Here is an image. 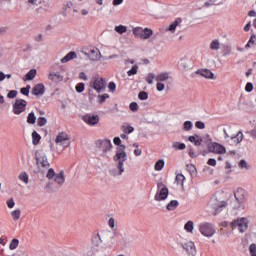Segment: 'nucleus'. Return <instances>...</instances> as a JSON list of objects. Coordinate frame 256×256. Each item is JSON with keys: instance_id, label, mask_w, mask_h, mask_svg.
<instances>
[{"instance_id": "69168bd1", "label": "nucleus", "mask_w": 256, "mask_h": 256, "mask_svg": "<svg viewBox=\"0 0 256 256\" xmlns=\"http://www.w3.org/2000/svg\"><path fill=\"white\" fill-rule=\"evenodd\" d=\"M108 89H109V91H111L113 93V91H115V89H117V85L115 84V82H110L108 84Z\"/></svg>"}, {"instance_id": "5701e85b", "label": "nucleus", "mask_w": 256, "mask_h": 256, "mask_svg": "<svg viewBox=\"0 0 256 256\" xmlns=\"http://www.w3.org/2000/svg\"><path fill=\"white\" fill-rule=\"evenodd\" d=\"M151 35H153V30L149 29V28H144L142 29V35L140 37V39H151Z\"/></svg>"}, {"instance_id": "8fccbe9b", "label": "nucleus", "mask_w": 256, "mask_h": 256, "mask_svg": "<svg viewBox=\"0 0 256 256\" xmlns=\"http://www.w3.org/2000/svg\"><path fill=\"white\" fill-rule=\"evenodd\" d=\"M77 93H83L85 91V83L80 82L75 87Z\"/></svg>"}, {"instance_id": "c9c22d12", "label": "nucleus", "mask_w": 256, "mask_h": 256, "mask_svg": "<svg viewBox=\"0 0 256 256\" xmlns=\"http://www.w3.org/2000/svg\"><path fill=\"white\" fill-rule=\"evenodd\" d=\"M175 181L177 185H181V187H183L185 183V176L183 174H178L176 175Z\"/></svg>"}, {"instance_id": "f704fd0d", "label": "nucleus", "mask_w": 256, "mask_h": 256, "mask_svg": "<svg viewBox=\"0 0 256 256\" xmlns=\"http://www.w3.org/2000/svg\"><path fill=\"white\" fill-rule=\"evenodd\" d=\"M17 247H19V239L14 238L11 240L9 244V250L14 251V249H16Z\"/></svg>"}, {"instance_id": "4be33fe9", "label": "nucleus", "mask_w": 256, "mask_h": 256, "mask_svg": "<svg viewBox=\"0 0 256 256\" xmlns=\"http://www.w3.org/2000/svg\"><path fill=\"white\" fill-rule=\"evenodd\" d=\"M179 65L183 71H189V69L192 67L191 60L188 59H181Z\"/></svg>"}, {"instance_id": "338daca9", "label": "nucleus", "mask_w": 256, "mask_h": 256, "mask_svg": "<svg viewBox=\"0 0 256 256\" xmlns=\"http://www.w3.org/2000/svg\"><path fill=\"white\" fill-rule=\"evenodd\" d=\"M207 165H210V167H215V165H217V160H215V158H210Z\"/></svg>"}, {"instance_id": "ddd939ff", "label": "nucleus", "mask_w": 256, "mask_h": 256, "mask_svg": "<svg viewBox=\"0 0 256 256\" xmlns=\"http://www.w3.org/2000/svg\"><path fill=\"white\" fill-rule=\"evenodd\" d=\"M234 197L239 205H241L247 199V191L243 188H238L234 193Z\"/></svg>"}, {"instance_id": "3c124183", "label": "nucleus", "mask_w": 256, "mask_h": 256, "mask_svg": "<svg viewBox=\"0 0 256 256\" xmlns=\"http://www.w3.org/2000/svg\"><path fill=\"white\" fill-rule=\"evenodd\" d=\"M30 90H31V85H27L26 87H23L20 89V93H22V95H25L26 97H29Z\"/></svg>"}, {"instance_id": "f257e3e1", "label": "nucleus", "mask_w": 256, "mask_h": 256, "mask_svg": "<svg viewBox=\"0 0 256 256\" xmlns=\"http://www.w3.org/2000/svg\"><path fill=\"white\" fill-rule=\"evenodd\" d=\"M208 205L211 209H213L214 215H217L221 213L225 209V207H227V202L223 200V193L217 192L210 199Z\"/></svg>"}, {"instance_id": "cd10ccee", "label": "nucleus", "mask_w": 256, "mask_h": 256, "mask_svg": "<svg viewBox=\"0 0 256 256\" xmlns=\"http://www.w3.org/2000/svg\"><path fill=\"white\" fill-rule=\"evenodd\" d=\"M179 23H181V18L176 19L172 24H170L166 31H171V33H175V29H177Z\"/></svg>"}, {"instance_id": "b1692460", "label": "nucleus", "mask_w": 256, "mask_h": 256, "mask_svg": "<svg viewBox=\"0 0 256 256\" xmlns=\"http://www.w3.org/2000/svg\"><path fill=\"white\" fill-rule=\"evenodd\" d=\"M177 207H179V201L172 200L167 204L166 209L167 211H175Z\"/></svg>"}, {"instance_id": "2f4dec72", "label": "nucleus", "mask_w": 256, "mask_h": 256, "mask_svg": "<svg viewBox=\"0 0 256 256\" xmlns=\"http://www.w3.org/2000/svg\"><path fill=\"white\" fill-rule=\"evenodd\" d=\"M39 141H41V135L37 133V131L32 132V143L33 145H39Z\"/></svg>"}, {"instance_id": "72a5a7b5", "label": "nucleus", "mask_w": 256, "mask_h": 256, "mask_svg": "<svg viewBox=\"0 0 256 256\" xmlns=\"http://www.w3.org/2000/svg\"><path fill=\"white\" fill-rule=\"evenodd\" d=\"M132 33L135 37H137L138 39H141V35L143 34V28L142 27L133 28Z\"/></svg>"}, {"instance_id": "7ed1b4c3", "label": "nucleus", "mask_w": 256, "mask_h": 256, "mask_svg": "<svg viewBox=\"0 0 256 256\" xmlns=\"http://www.w3.org/2000/svg\"><path fill=\"white\" fill-rule=\"evenodd\" d=\"M35 160L38 167H42L43 169H49L51 167L47 154L43 150H37L35 152Z\"/></svg>"}, {"instance_id": "0eeeda50", "label": "nucleus", "mask_w": 256, "mask_h": 256, "mask_svg": "<svg viewBox=\"0 0 256 256\" xmlns=\"http://www.w3.org/2000/svg\"><path fill=\"white\" fill-rule=\"evenodd\" d=\"M230 227L232 229H236V227H238L240 233H245L249 227V224H247V218H238L230 223Z\"/></svg>"}, {"instance_id": "e2e57ef3", "label": "nucleus", "mask_w": 256, "mask_h": 256, "mask_svg": "<svg viewBox=\"0 0 256 256\" xmlns=\"http://www.w3.org/2000/svg\"><path fill=\"white\" fill-rule=\"evenodd\" d=\"M6 203L8 209H13L15 207V200H13V198H10Z\"/></svg>"}, {"instance_id": "aec40b11", "label": "nucleus", "mask_w": 256, "mask_h": 256, "mask_svg": "<svg viewBox=\"0 0 256 256\" xmlns=\"http://www.w3.org/2000/svg\"><path fill=\"white\" fill-rule=\"evenodd\" d=\"M54 181L57 183V185L62 187V185L65 183V175L63 174V171H60L54 176Z\"/></svg>"}, {"instance_id": "4468645a", "label": "nucleus", "mask_w": 256, "mask_h": 256, "mask_svg": "<svg viewBox=\"0 0 256 256\" xmlns=\"http://www.w3.org/2000/svg\"><path fill=\"white\" fill-rule=\"evenodd\" d=\"M183 249L189 255L196 256L197 255V248H195V243L192 241L186 242L182 244Z\"/></svg>"}, {"instance_id": "4c0bfd02", "label": "nucleus", "mask_w": 256, "mask_h": 256, "mask_svg": "<svg viewBox=\"0 0 256 256\" xmlns=\"http://www.w3.org/2000/svg\"><path fill=\"white\" fill-rule=\"evenodd\" d=\"M11 217L13 221H19L21 217V210L17 209L11 212Z\"/></svg>"}, {"instance_id": "f3484780", "label": "nucleus", "mask_w": 256, "mask_h": 256, "mask_svg": "<svg viewBox=\"0 0 256 256\" xmlns=\"http://www.w3.org/2000/svg\"><path fill=\"white\" fill-rule=\"evenodd\" d=\"M85 55L90 59V61H99L101 59V52L98 49H92L90 52H85Z\"/></svg>"}, {"instance_id": "c756f323", "label": "nucleus", "mask_w": 256, "mask_h": 256, "mask_svg": "<svg viewBox=\"0 0 256 256\" xmlns=\"http://www.w3.org/2000/svg\"><path fill=\"white\" fill-rule=\"evenodd\" d=\"M27 123H29V125H35V123H37V117H35V112H30L28 114Z\"/></svg>"}, {"instance_id": "f8f14e48", "label": "nucleus", "mask_w": 256, "mask_h": 256, "mask_svg": "<svg viewBox=\"0 0 256 256\" xmlns=\"http://www.w3.org/2000/svg\"><path fill=\"white\" fill-rule=\"evenodd\" d=\"M223 133H224V139H231V141H234V143L236 145H239V143H241L243 141V132L242 131H239L235 135L229 136V134L227 133V130L224 129Z\"/></svg>"}, {"instance_id": "a19ab883", "label": "nucleus", "mask_w": 256, "mask_h": 256, "mask_svg": "<svg viewBox=\"0 0 256 256\" xmlns=\"http://www.w3.org/2000/svg\"><path fill=\"white\" fill-rule=\"evenodd\" d=\"M184 229L185 231H187V233H193V221H188L185 225H184Z\"/></svg>"}, {"instance_id": "ea45409f", "label": "nucleus", "mask_w": 256, "mask_h": 256, "mask_svg": "<svg viewBox=\"0 0 256 256\" xmlns=\"http://www.w3.org/2000/svg\"><path fill=\"white\" fill-rule=\"evenodd\" d=\"M18 179H20V181H23V183H29V175H27V172H21L18 176Z\"/></svg>"}, {"instance_id": "c03bdc74", "label": "nucleus", "mask_w": 256, "mask_h": 256, "mask_svg": "<svg viewBox=\"0 0 256 256\" xmlns=\"http://www.w3.org/2000/svg\"><path fill=\"white\" fill-rule=\"evenodd\" d=\"M56 175H57V173H55V170L53 168H50L47 171L46 177L49 179V181H51V179H55Z\"/></svg>"}, {"instance_id": "603ef678", "label": "nucleus", "mask_w": 256, "mask_h": 256, "mask_svg": "<svg viewBox=\"0 0 256 256\" xmlns=\"http://www.w3.org/2000/svg\"><path fill=\"white\" fill-rule=\"evenodd\" d=\"M37 125H38V127H45V125H47V118L39 117Z\"/></svg>"}, {"instance_id": "423d86ee", "label": "nucleus", "mask_w": 256, "mask_h": 256, "mask_svg": "<svg viewBox=\"0 0 256 256\" xmlns=\"http://www.w3.org/2000/svg\"><path fill=\"white\" fill-rule=\"evenodd\" d=\"M14 115H21L27 110V101L23 99H16L12 105Z\"/></svg>"}, {"instance_id": "6e6d98bb", "label": "nucleus", "mask_w": 256, "mask_h": 256, "mask_svg": "<svg viewBox=\"0 0 256 256\" xmlns=\"http://www.w3.org/2000/svg\"><path fill=\"white\" fill-rule=\"evenodd\" d=\"M253 39H256L255 34H252V35H251V37H250L248 43H247L246 46H245L246 49L251 48V45H253V43H255V40H253Z\"/></svg>"}, {"instance_id": "6ab92c4d", "label": "nucleus", "mask_w": 256, "mask_h": 256, "mask_svg": "<svg viewBox=\"0 0 256 256\" xmlns=\"http://www.w3.org/2000/svg\"><path fill=\"white\" fill-rule=\"evenodd\" d=\"M48 79L52 81V83H61V81H63V75H61V72H51L48 75Z\"/></svg>"}, {"instance_id": "c85d7f7f", "label": "nucleus", "mask_w": 256, "mask_h": 256, "mask_svg": "<svg viewBox=\"0 0 256 256\" xmlns=\"http://www.w3.org/2000/svg\"><path fill=\"white\" fill-rule=\"evenodd\" d=\"M210 49L212 51H219V49H221V43L219 42V40H212V42L210 43Z\"/></svg>"}, {"instance_id": "2eb2a0df", "label": "nucleus", "mask_w": 256, "mask_h": 256, "mask_svg": "<svg viewBox=\"0 0 256 256\" xmlns=\"http://www.w3.org/2000/svg\"><path fill=\"white\" fill-rule=\"evenodd\" d=\"M83 121L84 123H87V125H97V123H99V116L88 114L83 116Z\"/></svg>"}, {"instance_id": "39448f33", "label": "nucleus", "mask_w": 256, "mask_h": 256, "mask_svg": "<svg viewBox=\"0 0 256 256\" xmlns=\"http://www.w3.org/2000/svg\"><path fill=\"white\" fill-rule=\"evenodd\" d=\"M199 231L204 237H213L217 231L215 230V226H213L209 222H203L199 225Z\"/></svg>"}, {"instance_id": "79ce46f5", "label": "nucleus", "mask_w": 256, "mask_h": 256, "mask_svg": "<svg viewBox=\"0 0 256 256\" xmlns=\"http://www.w3.org/2000/svg\"><path fill=\"white\" fill-rule=\"evenodd\" d=\"M71 7H73V2H67L64 5V11L62 13L63 17H67V11H71Z\"/></svg>"}, {"instance_id": "e433bc0d", "label": "nucleus", "mask_w": 256, "mask_h": 256, "mask_svg": "<svg viewBox=\"0 0 256 256\" xmlns=\"http://www.w3.org/2000/svg\"><path fill=\"white\" fill-rule=\"evenodd\" d=\"M114 31L119 35H123V33H127V27L123 25L115 26Z\"/></svg>"}, {"instance_id": "4d7b16f0", "label": "nucleus", "mask_w": 256, "mask_h": 256, "mask_svg": "<svg viewBox=\"0 0 256 256\" xmlns=\"http://www.w3.org/2000/svg\"><path fill=\"white\" fill-rule=\"evenodd\" d=\"M249 252H250L251 256H256V244L255 243H252L249 246Z\"/></svg>"}, {"instance_id": "6e6552de", "label": "nucleus", "mask_w": 256, "mask_h": 256, "mask_svg": "<svg viewBox=\"0 0 256 256\" xmlns=\"http://www.w3.org/2000/svg\"><path fill=\"white\" fill-rule=\"evenodd\" d=\"M208 151L209 153H215L216 155H225V153H227V149L217 142L208 144Z\"/></svg>"}, {"instance_id": "a18cd8bd", "label": "nucleus", "mask_w": 256, "mask_h": 256, "mask_svg": "<svg viewBox=\"0 0 256 256\" xmlns=\"http://www.w3.org/2000/svg\"><path fill=\"white\" fill-rule=\"evenodd\" d=\"M183 129L184 131H191V129H193V122L191 121H185L183 124Z\"/></svg>"}, {"instance_id": "0e129e2a", "label": "nucleus", "mask_w": 256, "mask_h": 256, "mask_svg": "<svg viewBox=\"0 0 256 256\" xmlns=\"http://www.w3.org/2000/svg\"><path fill=\"white\" fill-rule=\"evenodd\" d=\"M133 131H135V128H133L132 126H127L123 128V132L127 134L133 133Z\"/></svg>"}, {"instance_id": "412c9836", "label": "nucleus", "mask_w": 256, "mask_h": 256, "mask_svg": "<svg viewBox=\"0 0 256 256\" xmlns=\"http://www.w3.org/2000/svg\"><path fill=\"white\" fill-rule=\"evenodd\" d=\"M73 59H77V53L75 51H71L66 56H64L61 59V63H69V61H73Z\"/></svg>"}, {"instance_id": "20e7f679", "label": "nucleus", "mask_w": 256, "mask_h": 256, "mask_svg": "<svg viewBox=\"0 0 256 256\" xmlns=\"http://www.w3.org/2000/svg\"><path fill=\"white\" fill-rule=\"evenodd\" d=\"M169 197V188L163 183V182H158L157 183V192L154 196V199L156 201H165Z\"/></svg>"}, {"instance_id": "f03ea898", "label": "nucleus", "mask_w": 256, "mask_h": 256, "mask_svg": "<svg viewBox=\"0 0 256 256\" xmlns=\"http://www.w3.org/2000/svg\"><path fill=\"white\" fill-rule=\"evenodd\" d=\"M116 164V168H112L109 170V173L112 177H121L123 173H125V154H118L113 157Z\"/></svg>"}, {"instance_id": "473e14b6", "label": "nucleus", "mask_w": 256, "mask_h": 256, "mask_svg": "<svg viewBox=\"0 0 256 256\" xmlns=\"http://www.w3.org/2000/svg\"><path fill=\"white\" fill-rule=\"evenodd\" d=\"M163 167H165V160L163 159L158 160L154 165L155 171H162Z\"/></svg>"}, {"instance_id": "864d4df0", "label": "nucleus", "mask_w": 256, "mask_h": 256, "mask_svg": "<svg viewBox=\"0 0 256 256\" xmlns=\"http://www.w3.org/2000/svg\"><path fill=\"white\" fill-rule=\"evenodd\" d=\"M155 74L154 73H149L146 77V81L149 85H153V79H155Z\"/></svg>"}, {"instance_id": "13d9d810", "label": "nucleus", "mask_w": 256, "mask_h": 256, "mask_svg": "<svg viewBox=\"0 0 256 256\" xmlns=\"http://www.w3.org/2000/svg\"><path fill=\"white\" fill-rule=\"evenodd\" d=\"M17 90H11L8 92L7 97L8 99H15L17 97Z\"/></svg>"}, {"instance_id": "393cba45", "label": "nucleus", "mask_w": 256, "mask_h": 256, "mask_svg": "<svg viewBox=\"0 0 256 256\" xmlns=\"http://www.w3.org/2000/svg\"><path fill=\"white\" fill-rule=\"evenodd\" d=\"M92 245L94 246V247H99V244L100 243H103V241L101 240V235H99V233H97V234H94L93 236H92Z\"/></svg>"}, {"instance_id": "a211bd4d", "label": "nucleus", "mask_w": 256, "mask_h": 256, "mask_svg": "<svg viewBox=\"0 0 256 256\" xmlns=\"http://www.w3.org/2000/svg\"><path fill=\"white\" fill-rule=\"evenodd\" d=\"M196 75H201V77H205V79H215V74L209 69H198Z\"/></svg>"}, {"instance_id": "774afa93", "label": "nucleus", "mask_w": 256, "mask_h": 256, "mask_svg": "<svg viewBox=\"0 0 256 256\" xmlns=\"http://www.w3.org/2000/svg\"><path fill=\"white\" fill-rule=\"evenodd\" d=\"M156 89H157V91H163L165 89V84L158 82L156 84Z\"/></svg>"}, {"instance_id": "7c9ffc66", "label": "nucleus", "mask_w": 256, "mask_h": 256, "mask_svg": "<svg viewBox=\"0 0 256 256\" xmlns=\"http://www.w3.org/2000/svg\"><path fill=\"white\" fill-rule=\"evenodd\" d=\"M37 76V70L31 69L26 75V81H33L34 77Z\"/></svg>"}, {"instance_id": "37998d69", "label": "nucleus", "mask_w": 256, "mask_h": 256, "mask_svg": "<svg viewBox=\"0 0 256 256\" xmlns=\"http://www.w3.org/2000/svg\"><path fill=\"white\" fill-rule=\"evenodd\" d=\"M138 99H140V101H147V99H149V93L146 91H140L138 94Z\"/></svg>"}, {"instance_id": "09e8293b", "label": "nucleus", "mask_w": 256, "mask_h": 256, "mask_svg": "<svg viewBox=\"0 0 256 256\" xmlns=\"http://www.w3.org/2000/svg\"><path fill=\"white\" fill-rule=\"evenodd\" d=\"M98 99V103H100V105H103V103H105V101L109 99V94L98 95Z\"/></svg>"}, {"instance_id": "a878e982", "label": "nucleus", "mask_w": 256, "mask_h": 256, "mask_svg": "<svg viewBox=\"0 0 256 256\" xmlns=\"http://www.w3.org/2000/svg\"><path fill=\"white\" fill-rule=\"evenodd\" d=\"M125 149H127V147L123 144L118 145L117 147V151L116 154L114 155V157H117V155L122 154V155H126L125 161H127V152H125Z\"/></svg>"}, {"instance_id": "49530a36", "label": "nucleus", "mask_w": 256, "mask_h": 256, "mask_svg": "<svg viewBox=\"0 0 256 256\" xmlns=\"http://www.w3.org/2000/svg\"><path fill=\"white\" fill-rule=\"evenodd\" d=\"M139 69V66L134 65L132 68L127 72L128 77H132V75H137V71Z\"/></svg>"}, {"instance_id": "bb28decb", "label": "nucleus", "mask_w": 256, "mask_h": 256, "mask_svg": "<svg viewBox=\"0 0 256 256\" xmlns=\"http://www.w3.org/2000/svg\"><path fill=\"white\" fill-rule=\"evenodd\" d=\"M168 79H169V73L167 72L160 73L155 77V80L158 81L159 83L163 81H167Z\"/></svg>"}, {"instance_id": "052dcab7", "label": "nucleus", "mask_w": 256, "mask_h": 256, "mask_svg": "<svg viewBox=\"0 0 256 256\" xmlns=\"http://www.w3.org/2000/svg\"><path fill=\"white\" fill-rule=\"evenodd\" d=\"M245 91L246 93H251V91H253V83L247 82L245 86Z\"/></svg>"}, {"instance_id": "de8ad7c7", "label": "nucleus", "mask_w": 256, "mask_h": 256, "mask_svg": "<svg viewBox=\"0 0 256 256\" xmlns=\"http://www.w3.org/2000/svg\"><path fill=\"white\" fill-rule=\"evenodd\" d=\"M129 109H130V111L135 113V112L139 111V104H137V102H131L129 104Z\"/></svg>"}, {"instance_id": "bf43d9fd", "label": "nucleus", "mask_w": 256, "mask_h": 256, "mask_svg": "<svg viewBox=\"0 0 256 256\" xmlns=\"http://www.w3.org/2000/svg\"><path fill=\"white\" fill-rule=\"evenodd\" d=\"M195 128L196 129H205V122H203V121H196Z\"/></svg>"}, {"instance_id": "9d476101", "label": "nucleus", "mask_w": 256, "mask_h": 256, "mask_svg": "<svg viewBox=\"0 0 256 256\" xmlns=\"http://www.w3.org/2000/svg\"><path fill=\"white\" fill-rule=\"evenodd\" d=\"M96 92L101 93V91H105L107 84L105 82V78H96L92 85H90Z\"/></svg>"}, {"instance_id": "9b49d317", "label": "nucleus", "mask_w": 256, "mask_h": 256, "mask_svg": "<svg viewBox=\"0 0 256 256\" xmlns=\"http://www.w3.org/2000/svg\"><path fill=\"white\" fill-rule=\"evenodd\" d=\"M55 143H60L64 147H69L71 145V142H69V135L65 132H60L55 139Z\"/></svg>"}, {"instance_id": "680f3d73", "label": "nucleus", "mask_w": 256, "mask_h": 256, "mask_svg": "<svg viewBox=\"0 0 256 256\" xmlns=\"http://www.w3.org/2000/svg\"><path fill=\"white\" fill-rule=\"evenodd\" d=\"M239 167H240L241 169L249 170V165H247V161H245V160H241V161L239 162Z\"/></svg>"}, {"instance_id": "5fc2aeb1", "label": "nucleus", "mask_w": 256, "mask_h": 256, "mask_svg": "<svg viewBox=\"0 0 256 256\" xmlns=\"http://www.w3.org/2000/svg\"><path fill=\"white\" fill-rule=\"evenodd\" d=\"M186 169L189 173H197V168L193 164H187Z\"/></svg>"}, {"instance_id": "dca6fc26", "label": "nucleus", "mask_w": 256, "mask_h": 256, "mask_svg": "<svg viewBox=\"0 0 256 256\" xmlns=\"http://www.w3.org/2000/svg\"><path fill=\"white\" fill-rule=\"evenodd\" d=\"M45 94V85L43 83L36 84L32 88V95H35L36 97H41V95Z\"/></svg>"}, {"instance_id": "1a4fd4ad", "label": "nucleus", "mask_w": 256, "mask_h": 256, "mask_svg": "<svg viewBox=\"0 0 256 256\" xmlns=\"http://www.w3.org/2000/svg\"><path fill=\"white\" fill-rule=\"evenodd\" d=\"M95 145L103 153H108V151H111V149H113V144H111V140L109 139L97 140L95 142Z\"/></svg>"}, {"instance_id": "58836bf2", "label": "nucleus", "mask_w": 256, "mask_h": 256, "mask_svg": "<svg viewBox=\"0 0 256 256\" xmlns=\"http://www.w3.org/2000/svg\"><path fill=\"white\" fill-rule=\"evenodd\" d=\"M186 145L185 143H181V142H175L173 143V148L177 149L178 151H183L184 149H186Z\"/></svg>"}]
</instances>
